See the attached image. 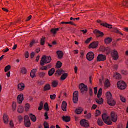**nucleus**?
I'll return each instance as SVG.
<instances>
[{"label": "nucleus", "mask_w": 128, "mask_h": 128, "mask_svg": "<svg viewBox=\"0 0 128 128\" xmlns=\"http://www.w3.org/2000/svg\"><path fill=\"white\" fill-rule=\"evenodd\" d=\"M59 30L58 28H52L50 30V32L52 34H56V32L58 31Z\"/></svg>", "instance_id": "38"}, {"label": "nucleus", "mask_w": 128, "mask_h": 128, "mask_svg": "<svg viewBox=\"0 0 128 128\" xmlns=\"http://www.w3.org/2000/svg\"><path fill=\"white\" fill-rule=\"evenodd\" d=\"M46 38L44 36H42L40 40V44L42 46L44 45L45 44V40Z\"/></svg>", "instance_id": "36"}, {"label": "nucleus", "mask_w": 128, "mask_h": 128, "mask_svg": "<svg viewBox=\"0 0 128 128\" xmlns=\"http://www.w3.org/2000/svg\"><path fill=\"white\" fill-rule=\"evenodd\" d=\"M83 111V110L82 108H78L76 109L75 111V113L77 114H81L82 111Z\"/></svg>", "instance_id": "26"}, {"label": "nucleus", "mask_w": 128, "mask_h": 128, "mask_svg": "<svg viewBox=\"0 0 128 128\" xmlns=\"http://www.w3.org/2000/svg\"><path fill=\"white\" fill-rule=\"evenodd\" d=\"M44 110H46L47 111H48L50 110L48 104L47 102L44 105Z\"/></svg>", "instance_id": "37"}, {"label": "nucleus", "mask_w": 128, "mask_h": 128, "mask_svg": "<svg viewBox=\"0 0 128 128\" xmlns=\"http://www.w3.org/2000/svg\"><path fill=\"white\" fill-rule=\"evenodd\" d=\"M38 74V76L40 78H43L45 76V73L42 72L39 73Z\"/></svg>", "instance_id": "43"}, {"label": "nucleus", "mask_w": 128, "mask_h": 128, "mask_svg": "<svg viewBox=\"0 0 128 128\" xmlns=\"http://www.w3.org/2000/svg\"><path fill=\"white\" fill-rule=\"evenodd\" d=\"M102 118L104 122L108 125H111L112 122L109 116H108L106 113H104L102 114Z\"/></svg>", "instance_id": "2"}, {"label": "nucleus", "mask_w": 128, "mask_h": 128, "mask_svg": "<svg viewBox=\"0 0 128 128\" xmlns=\"http://www.w3.org/2000/svg\"><path fill=\"white\" fill-rule=\"evenodd\" d=\"M30 107V105L28 104H26L25 106V110L26 112H28V110Z\"/></svg>", "instance_id": "45"}, {"label": "nucleus", "mask_w": 128, "mask_h": 128, "mask_svg": "<svg viewBox=\"0 0 128 128\" xmlns=\"http://www.w3.org/2000/svg\"><path fill=\"white\" fill-rule=\"evenodd\" d=\"M111 32H114L116 34H118L123 36L124 34L121 33L120 31L118 30V29L116 28H113L111 30Z\"/></svg>", "instance_id": "14"}, {"label": "nucleus", "mask_w": 128, "mask_h": 128, "mask_svg": "<svg viewBox=\"0 0 128 128\" xmlns=\"http://www.w3.org/2000/svg\"><path fill=\"white\" fill-rule=\"evenodd\" d=\"M111 118L112 121L114 122H116L117 120L118 116L114 112H111L110 114Z\"/></svg>", "instance_id": "9"}, {"label": "nucleus", "mask_w": 128, "mask_h": 128, "mask_svg": "<svg viewBox=\"0 0 128 128\" xmlns=\"http://www.w3.org/2000/svg\"><path fill=\"white\" fill-rule=\"evenodd\" d=\"M25 87L24 84L22 83L19 84L18 86V89L19 90L21 91L23 90Z\"/></svg>", "instance_id": "17"}, {"label": "nucleus", "mask_w": 128, "mask_h": 128, "mask_svg": "<svg viewBox=\"0 0 128 128\" xmlns=\"http://www.w3.org/2000/svg\"><path fill=\"white\" fill-rule=\"evenodd\" d=\"M105 48L103 46H100V50L102 52H105Z\"/></svg>", "instance_id": "64"}, {"label": "nucleus", "mask_w": 128, "mask_h": 128, "mask_svg": "<svg viewBox=\"0 0 128 128\" xmlns=\"http://www.w3.org/2000/svg\"><path fill=\"white\" fill-rule=\"evenodd\" d=\"M62 118L63 120L66 122H69L70 120V117L69 116H63Z\"/></svg>", "instance_id": "22"}, {"label": "nucleus", "mask_w": 128, "mask_h": 128, "mask_svg": "<svg viewBox=\"0 0 128 128\" xmlns=\"http://www.w3.org/2000/svg\"><path fill=\"white\" fill-rule=\"evenodd\" d=\"M66 24H70L74 25L75 26H76V24H74L73 22H66L65 23Z\"/></svg>", "instance_id": "56"}, {"label": "nucleus", "mask_w": 128, "mask_h": 128, "mask_svg": "<svg viewBox=\"0 0 128 128\" xmlns=\"http://www.w3.org/2000/svg\"><path fill=\"white\" fill-rule=\"evenodd\" d=\"M52 60V58L50 56H43L40 61V64L41 66H43L45 64H47L50 63Z\"/></svg>", "instance_id": "1"}, {"label": "nucleus", "mask_w": 128, "mask_h": 128, "mask_svg": "<svg viewBox=\"0 0 128 128\" xmlns=\"http://www.w3.org/2000/svg\"><path fill=\"white\" fill-rule=\"evenodd\" d=\"M10 124L11 128H14V126L12 120L10 121Z\"/></svg>", "instance_id": "60"}, {"label": "nucleus", "mask_w": 128, "mask_h": 128, "mask_svg": "<svg viewBox=\"0 0 128 128\" xmlns=\"http://www.w3.org/2000/svg\"><path fill=\"white\" fill-rule=\"evenodd\" d=\"M55 69L54 68H52L48 72V74L49 76H52L54 73Z\"/></svg>", "instance_id": "27"}, {"label": "nucleus", "mask_w": 128, "mask_h": 128, "mask_svg": "<svg viewBox=\"0 0 128 128\" xmlns=\"http://www.w3.org/2000/svg\"><path fill=\"white\" fill-rule=\"evenodd\" d=\"M114 77H115L116 79L120 80L122 78V76L120 74L118 73H116L114 75Z\"/></svg>", "instance_id": "24"}, {"label": "nucleus", "mask_w": 128, "mask_h": 128, "mask_svg": "<svg viewBox=\"0 0 128 128\" xmlns=\"http://www.w3.org/2000/svg\"><path fill=\"white\" fill-rule=\"evenodd\" d=\"M96 102L99 104H103L104 102L102 98H101L99 100L96 99Z\"/></svg>", "instance_id": "31"}, {"label": "nucleus", "mask_w": 128, "mask_h": 128, "mask_svg": "<svg viewBox=\"0 0 128 128\" xmlns=\"http://www.w3.org/2000/svg\"><path fill=\"white\" fill-rule=\"evenodd\" d=\"M36 71V69H33L31 71L30 73V76L32 78H33L36 77L35 74Z\"/></svg>", "instance_id": "28"}, {"label": "nucleus", "mask_w": 128, "mask_h": 128, "mask_svg": "<svg viewBox=\"0 0 128 128\" xmlns=\"http://www.w3.org/2000/svg\"><path fill=\"white\" fill-rule=\"evenodd\" d=\"M121 72L123 74L125 75H126L128 74V72L126 70H122Z\"/></svg>", "instance_id": "52"}, {"label": "nucleus", "mask_w": 128, "mask_h": 128, "mask_svg": "<svg viewBox=\"0 0 128 128\" xmlns=\"http://www.w3.org/2000/svg\"><path fill=\"white\" fill-rule=\"evenodd\" d=\"M120 100L122 101L123 102H126V99L124 97L121 96H120Z\"/></svg>", "instance_id": "54"}, {"label": "nucleus", "mask_w": 128, "mask_h": 128, "mask_svg": "<svg viewBox=\"0 0 128 128\" xmlns=\"http://www.w3.org/2000/svg\"><path fill=\"white\" fill-rule=\"evenodd\" d=\"M85 117L87 119L90 118L91 117V114L90 113H88V114L86 115Z\"/></svg>", "instance_id": "57"}, {"label": "nucleus", "mask_w": 128, "mask_h": 128, "mask_svg": "<svg viewBox=\"0 0 128 128\" xmlns=\"http://www.w3.org/2000/svg\"><path fill=\"white\" fill-rule=\"evenodd\" d=\"M18 119L20 123H21L23 120V118L21 116H19L18 117Z\"/></svg>", "instance_id": "49"}, {"label": "nucleus", "mask_w": 128, "mask_h": 128, "mask_svg": "<svg viewBox=\"0 0 128 128\" xmlns=\"http://www.w3.org/2000/svg\"><path fill=\"white\" fill-rule=\"evenodd\" d=\"M18 112L22 113L24 111V109L22 107H21L20 108H18Z\"/></svg>", "instance_id": "50"}, {"label": "nucleus", "mask_w": 128, "mask_h": 128, "mask_svg": "<svg viewBox=\"0 0 128 128\" xmlns=\"http://www.w3.org/2000/svg\"><path fill=\"white\" fill-rule=\"evenodd\" d=\"M58 84V82L57 80H54L52 82V86L53 88H55L57 86Z\"/></svg>", "instance_id": "29"}, {"label": "nucleus", "mask_w": 128, "mask_h": 128, "mask_svg": "<svg viewBox=\"0 0 128 128\" xmlns=\"http://www.w3.org/2000/svg\"><path fill=\"white\" fill-rule=\"evenodd\" d=\"M50 97L52 100H54L56 97V95L55 94L51 95L50 96Z\"/></svg>", "instance_id": "53"}, {"label": "nucleus", "mask_w": 128, "mask_h": 128, "mask_svg": "<svg viewBox=\"0 0 128 128\" xmlns=\"http://www.w3.org/2000/svg\"><path fill=\"white\" fill-rule=\"evenodd\" d=\"M11 68V67L10 65H9L6 67L4 68V71L6 72L10 70Z\"/></svg>", "instance_id": "42"}, {"label": "nucleus", "mask_w": 128, "mask_h": 128, "mask_svg": "<svg viewBox=\"0 0 128 128\" xmlns=\"http://www.w3.org/2000/svg\"><path fill=\"white\" fill-rule=\"evenodd\" d=\"M44 116L45 117V119L46 120L48 119L49 117L48 116V113L47 112H46L44 114Z\"/></svg>", "instance_id": "59"}, {"label": "nucleus", "mask_w": 128, "mask_h": 128, "mask_svg": "<svg viewBox=\"0 0 128 128\" xmlns=\"http://www.w3.org/2000/svg\"><path fill=\"white\" fill-rule=\"evenodd\" d=\"M24 122L25 126L26 127H30L31 126V123L29 117L27 115L24 116Z\"/></svg>", "instance_id": "5"}, {"label": "nucleus", "mask_w": 128, "mask_h": 128, "mask_svg": "<svg viewBox=\"0 0 128 128\" xmlns=\"http://www.w3.org/2000/svg\"><path fill=\"white\" fill-rule=\"evenodd\" d=\"M51 87L50 85L48 84H46L43 90L44 91H46L50 90Z\"/></svg>", "instance_id": "23"}, {"label": "nucleus", "mask_w": 128, "mask_h": 128, "mask_svg": "<svg viewBox=\"0 0 128 128\" xmlns=\"http://www.w3.org/2000/svg\"><path fill=\"white\" fill-rule=\"evenodd\" d=\"M56 54L58 56V58L60 59L62 58L64 54L61 51L58 50Z\"/></svg>", "instance_id": "18"}, {"label": "nucleus", "mask_w": 128, "mask_h": 128, "mask_svg": "<svg viewBox=\"0 0 128 128\" xmlns=\"http://www.w3.org/2000/svg\"><path fill=\"white\" fill-rule=\"evenodd\" d=\"M101 113L98 110H96V112L95 114V116L97 117Z\"/></svg>", "instance_id": "51"}, {"label": "nucleus", "mask_w": 128, "mask_h": 128, "mask_svg": "<svg viewBox=\"0 0 128 128\" xmlns=\"http://www.w3.org/2000/svg\"><path fill=\"white\" fill-rule=\"evenodd\" d=\"M98 44L99 42L98 41L93 42L89 46L88 48H96L98 46Z\"/></svg>", "instance_id": "10"}, {"label": "nucleus", "mask_w": 128, "mask_h": 128, "mask_svg": "<svg viewBox=\"0 0 128 128\" xmlns=\"http://www.w3.org/2000/svg\"><path fill=\"white\" fill-rule=\"evenodd\" d=\"M3 118L4 123L5 124H8V115L5 114H4Z\"/></svg>", "instance_id": "20"}, {"label": "nucleus", "mask_w": 128, "mask_h": 128, "mask_svg": "<svg viewBox=\"0 0 128 128\" xmlns=\"http://www.w3.org/2000/svg\"><path fill=\"white\" fill-rule=\"evenodd\" d=\"M80 55H81L80 57L82 58L84 55V52L83 51H82L80 52Z\"/></svg>", "instance_id": "55"}, {"label": "nucleus", "mask_w": 128, "mask_h": 128, "mask_svg": "<svg viewBox=\"0 0 128 128\" xmlns=\"http://www.w3.org/2000/svg\"><path fill=\"white\" fill-rule=\"evenodd\" d=\"M94 34H98L99 35L97 36V37H102L104 35V33L100 31L99 30H95L94 31Z\"/></svg>", "instance_id": "15"}, {"label": "nucleus", "mask_w": 128, "mask_h": 128, "mask_svg": "<svg viewBox=\"0 0 128 128\" xmlns=\"http://www.w3.org/2000/svg\"><path fill=\"white\" fill-rule=\"evenodd\" d=\"M92 39V38L91 37L88 38L85 42V43L86 44H88L91 41Z\"/></svg>", "instance_id": "47"}, {"label": "nucleus", "mask_w": 128, "mask_h": 128, "mask_svg": "<svg viewBox=\"0 0 128 128\" xmlns=\"http://www.w3.org/2000/svg\"><path fill=\"white\" fill-rule=\"evenodd\" d=\"M21 71L22 74H26L27 72V70L25 68L23 67L21 69Z\"/></svg>", "instance_id": "41"}, {"label": "nucleus", "mask_w": 128, "mask_h": 128, "mask_svg": "<svg viewBox=\"0 0 128 128\" xmlns=\"http://www.w3.org/2000/svg\"><path fill=\"white\" fill-rule=\"evenodd\" d=\"M107 102L108 104L111 106H114L116 104V101L113 98L107 100Z\"/></svg>", "instance_id": "13"}, {"label": "nucleus", "mask_w": 128, "mask_h": 128, "mask_svg": "<svg viewBox=\"0 0 128 128\" xmlns=\"http://www.w3.org/2000/svg\"><path fill=\"white\" fill-rule=\"evenodd\" d=\"M113 59L115 60H117L119 58L118 53L116 50H114L113 52L111 53Z\"/></svg>", "instance_id": "7"}, {"label": "nucleus", "mask_w": 128, "mask_h": 128, "mask_svg": "<svg viewBox=\"0 0 128 128\" xmlns=\"http://www.w3.org/2000/svg\"><path fill=\"white\" fill-rule=\"evenodd\" d=\"M92 75L90 74L89 75V81L90 82V83L92 84Z\"/></svg>", "instance_id": "58"}, {"label": "nucleus", "mask_w": 128, "mask_h": 128, "mask_svg": "<svg viewBox=\"0 0 128 128\" xmlns=\"http://www.w3.org/2000/svg\"><path fill=\"white\" fill-rule=\"evenodd\" d=\"M68 74L67 73H64L60 77V79L62 80H65L67 77Z\"/></svg>", "instance_id": "32"}, {"label": "nucleus", "mask_w": 128, "mask_h": 128, "mask_svg": "<svg viewBox=\"0 0 128 128\" xmlns=\"http://www.w3.org/2000/svg\"><path fill=\"white\" fill-rule=\"evenodd\" d=\"M101 26H102L104 27H106V28H108L110 29H112L113 28L112 27V26L111 25H110L107 23L105 24H100Z\"/></svg>", "instance_id": "21"}, {"label": "nucleus", "mask_w": 128, "mask_h": 128, "mask_svg": "<svg viewBox=\"0 0 128 128\" xmlns=\"http://www.w3.org/2000/svg\"><path fill=\"white\" fill-rule=\"evenodd\" d=\"M102 88H100L98 91L97 95V97L98 98H100L102 95Z\"/></svg>", "instance_id": "39"}, {"label": "nucleus", "mask_w": 128, "mask_h": 128, "mask_svg": "<svg viewBox=\"0 0 128 128\" xmlns=\"http://www.w3.org/2000/svg\"><path fill=\"white\" fill-rule=\"evenodd\" d=\"M25 56L26 58H28L29 56V53L27 51L26 52L25 54Z\"/></svg>", "instance_id": "61"}, {"label": "nucleus", "mask_w": 128, "mask_h": 128, "mask_svg": "<svg viewBox=\"0 0 128 128\" xmlns=\"http://www.w3.org/2000/svg\"><path fill=\"white\" fill-rule=\"evenodd\" d=\"M79 88L81 92L83 94L86 92L88 90L87 86L83 83H82L80 85Z\"/></svg>", "instance_id": "4"}, {"label": "nucleus", "mask_w": 128, "mask_h": 128, "mask_svg": "<svg viewBox=\"0 0 128 128\" xmlns=\"http://www.w3.org/2000/svg\"><path fill=\"white\" fill-rule=\"evenodd\" d=\"M44 128H49L48 123L46 122H45L44 124Z\"/></svg>", "instance_id": "48"}, {"label": "nucleus", "mask_w": 128, "mask_h": 128, "mask_svg": "<svg viewBox=\"0 0 128 128\" xmlns=\"http://www.w3.org/2000/svg\"><path fill=\"white\" fill-rule=\"evenodd\" d=\"M80 124L81 126L86 128H88L90 127L89 124L87 120L85 119L82 120L80 122Z\"/></svg>", "instance_id": "8"}, {"label": "nucleus", "mask_w": 128, "mask_h": 128, "mask_svg": "<svg viewBox=\"0 0 128 128\" xmlns=\"http://www.w3.org/2000/svg\"><path fill=\"white\" fill-rule=\"evenodd\" d=\"M24 95L22 94H20L17 97V102L18 104H21L24 100Z\"/></svg>", "instance_id": "12"}, {"label": "nucleus", "mask_w": 128, "mask_h": 128, "mask_svg": "<svg viewBox=\"0 0 128 128\" xmlns=\"http://www.w3.org/2000/svg\"><path fill=\"white\" fill-rule=\"evenodd\" d=\"M62 73L60 70L58 69L57 70L55 74V75L56 76H60L62 74Z\"/></svg>", "instance_id": "35"}, {"label": "nucleus", "mask_w": 128, "mask_h": 128, "mask_svg": "<svg viewBox=\"0 0 128 128\" xmlns=\"http://www.w3.org/2000/svg\"><path fill=\"white\" fill-rule=\"evenodd\" d=\"M32 120L34 122H35L36 120V118L34 115L30 114V116Z\"/></svg>", "instance_id": "30"}, {"label": "nucleus", "mask_w": 128, "mask_h": 128, "mask_svg": "<svg viewBox=\"0 0 128 128\" xmlns=\"http://www.w3.org/2000/svg\"><path fill=\"white\" fill-rule=\"evenodd\" d=\"M34 55H35L34 53L33 52H32L31 53L30 55V56L31 58L32 59V58H33L34 57Z\"/></svg>", "instance_id": "63"}, {"label": "nucleus", "mask_w": 128, "mask_h": 128, "mask_svg": "<svg viewBox=\"0 0 128 128\" xmlns=\"http://www.w3.org/2000/svg\"><path fill=\"white\" fill-rule=\"evenodd\" d=\"M78 98L76 97H73V101L74 104H76L78 102Z\"/></svg>", "instance_id": "46"}, {"label": "nucleus", "mask_w": 128, "mask_h": 128, "mask_svg": "<svg viewBox=\"0 0 128 128\" xmlns=\"http://www.w3.org/2000/svg\"><path fill=\"white\" fill-rule=\"evenodd\" d=\"M94 53L92 52H88L86 54V58L89 61H92L94 58Z\"/></svg>", "instance_id": "6"}, {"label": "nucleus", "mask_w": 128, "mask_h": 128, "mask_svg": "<svg viewBox=\"0 0 128 128\" xmlns=\"http://www.w3.org/2000/svg\"><path fill=\"white\" fill-rule=\"evenodd\" d=\"M16 102H13L12 103V106L13 110L14 111L16 109Z\"/></svg>", "instance_id": "44"}, {"label": "nucleus", "mask_w": 128, "mask_h": 128, "mask_svg": "<svg viewBox=\"0 0 128 128\" xmlns=\"http://www.w3.org/2000/svg\"><path fill=\"white\" fill-rule=\"evenodd\" d=\"M105 86L106 87H108L110 86V82L109 80H108L107 79L105 81Z\"/></svg>", "instance_id": "40"}, {"label": "nucleus", "mask_w": 128, "mask_h": 128, "mask_svg": "<svg viewBox=\"0 0 128 128\" xmlns=\"http://www.w3.org/2000/svg\"><path fill=\"white\" fill-rule=\"evenodd\" d=\"M62 65V64L60 61H58L56 65V67L58 68H60Z\"/></svg>", "instance_id": "33"}, {"label": "nucleus", "mask_w": 128, "mask_h": 128, "mask_svg": "<svg viewBox=\"0 0 128 128\" xmlns=\"http://www.w3.org/2000/svg\"><path fill=\"white\" fill-rule=\"evenodd\" d=\"M67 105V104L66 102L65 101H64L62 103V110L64 112H66V106Z\"/></svg>", "instance_id": "19"}, {"label": "nucleus", "mask_w": 128, "mask_h": 128, "mask_svg": "<svg viewBox=\"0 0 128 128\" xmlns=\"http://www.w3.org/2000/svg\"><path fill=\"white\" fill-rule=\"evenodd\" d=\"M106 95L107 98V100H108L112 98L111 93L110 92H108L106 94Z\"/></svg>", "instance_id": "25"}, {"label": "nucleus", "mask_w": 128, "mask_h": 128, "mask_svg": "<svg viewBox=\"0 0 128 128\" xmlns=\"http://www.w3.org/2000/svg\"><path fill=\"white\" fill-rule=\"evenodd\" d=\"M106 56L104 55L100 54L98 55L97 58V62H100L101 61H104L106 60Z\"/></svg>", "instance_id": "11"}, {"label": "nucleus", "mask_w": 128, "mask_h": 128, "mask_svg": "<svg viewBox=\"0 0 128 128\" xmlns=\"http://www.w3.org/2000/svg\"><path fill=\"white\" fill-rule=\"evenodd\" d=\"M112 38L108 37L104 39V42L106 44H109L112 41Z\"/></svg>", "instance_id": "16"}, {"label": "nucleus", "mask_w": 128, "mask_h": 128, "mask_svg": "<svg viewBox=\"0 0 128 128\" xmlns=\"http://www.w3.org/2000/svg\"><path fill=\"white\" fill-rule=\"evenodd\" d=\"M118 88L120 90H124L127 87L126 84L123 81H120L118 82Z\"/></svg>", "instance_id": "3"}, {"label": "nucleus", "mask_w": 128, "mask_h": 128, "mask_svg": "<svg viewBox=\"0 0 128 128\" xmlns=\"http://www.w3.org/2000/svg\"><path fill=\"white\" fill-rule=\"evenodd\" d=\"M36 41L35 40H33L32 42H31L30 44V46L31 48L32 46L35 43Z\"/></svg>", "instance_id": "62"}, {"label": "nucleus", "mask_w": 128, "mask_h": 128, "mask_svg": "<svg viewBox=\"0 0 128 128\" xmlns=\"http://www.w3.org/2000/svg\"><path fill=\"white\" fill-rule=\"evenodd\" d=\"M97 123L98 125L100 126H101L103 125V122L102 119L100 118H99L98 120Z\"/></svg>", "instance_id": "34"}]
</instances>
